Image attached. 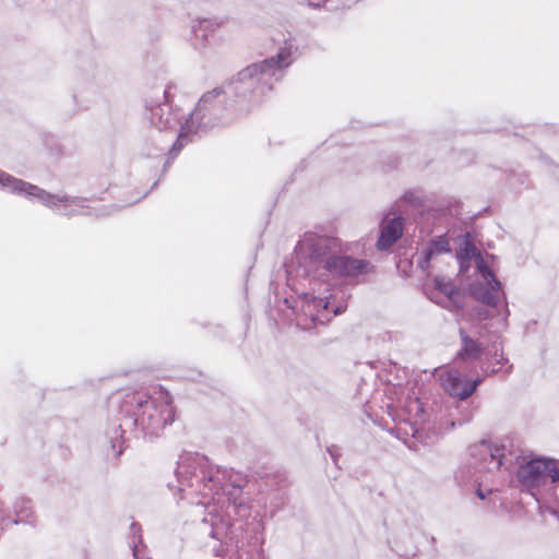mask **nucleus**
I'll return each mask as SVG.
<instances>
[{"label":"nucleus","instance_id":"11","mask_svg":"<svg viewBox=\"0 0 559 559\" xmlns=\"http://www.w3.org/2000/svg\"><path fill=\"white\" fill-rule=\"evenodd\" d=\"M200 461V457L197 454H185L180 457L177 467L178 478H188V475L192 474V468L194 469V465Z\"/></svg>","mask_w":559,"mask_h":559},{"label":"nucleus","instance_id":"6","mask_svg":"<svg viewBox=\"0 0 559 559\" xmlns=\"http://www.w3.org/2000/svg\"><path fill=\"white\" fill-rule=\"evenodd\" d=\"M314 259L335 275H354L364 271L365 264L345 257L316 254Z\"/></svg>","mask_w":559,"mask_h":559},{"label":"nucleus","instance_id":"19","mask_svg":"<svg viewBox=\"0 0 559 559\" xmlns=\"http://www.w3.org/2000/svg\"><path fill=\"white\" fill-rule=\"evenodd\" d=\"M477 495H478V497H479L480 499H484V498H485V495L483 493V491H481V490H478V491H477Z\"/></svg>","mask_w":559,"mask_h":559},{"label":"nucleus","instance_id":"17","mask_svg":"<svg viewBox=\"0 0 559 559\" xmlns=\"http://www.w3.org/2000/svg\"><path fill=\"white\" fill-rule=\"evenodd\" d=\"M313 302L316 305L318 304V306L322 307V309H324V310H326L329 307V300H325L323 298H319V299L313 298Z\"/></svg>","mask_w":559,"mask_h":559},{"label":"nucleus","instance_id":"3","mask_svg":"<svg viewBox=\"0 0 559 559\" xmlns=\"http://www.w3.org/2000/svg\"><path fill=\"white\" fill-rule=\"evenodd\" d=\"M296 51L297 49L292 43H285L284 46L278 49L275 57L253 63L242 70L239 73V80L243 82L257 80L266 83L270 79L275 76L278 71L288 68L293 63Z\"/></svg>","mask_w":559,"mask_h":559},{"label":"nucleus","instance_id":"7","mask_svg":"<svg viewBox=\"0 0 559 559\" xmlns=\"http://www.w3.org/2000/svg\"><path fill=\"white\" fill-rule=\"evenodd\" d=\"M403 234V222L400 217L384 221L381 226L380 237L377 242L379 250L390 248Z\"/></svg>","mask_w":559,"mask_h":559},{"label":"nucleus","instance_id":"18","mask_svg":"<svg viewBox=\"0 0 559 559\" xmlns=\"http://www.w3.org/2000/svg\"><path fill=\"white\" fill-rule=\"evenodd\" d=\"M132 551H133L134 559H140L139 558V549L136 547H133Z\"/></svg>","mask_w":559,"mask_h":559},{"label":"nucleus","instance_id":"13","mask_svg":"<svg viewBox=\"0 0 559 559\" xmlns=\"http://www.w3.org/2000/svg\"><path fill=\"white\" fill-rule=\"evenodd\" d=\"M195 114H191L189 119L186 120L185 124L180 128V133L178 135V142L182 145V142L188 138V135L197 129L198 119L194 118Z\"/></svg>","mask_w":559,"mask_h":559},{"label":"nucleus","instance_id":"12","mask_svg":"<svg viewBox=\"0 0 559 559\" xmlns=\"http://www.w3.org/2000/svg\"><path fill=\"white\" fill-rule=\"evenodd\" d=\"M219 23L210 19H203L197 22L195 25L192 26L195 36L205 37L207 33L213 32L216 27H218Z\"/></svg>","mask_w":559,"mask_h":559},{"label":"nucleus","instance_id":"20","mask_svg":"<svg viewBox=\"0 0 559 559\" xmlns=\"http://www.w3.org/2000/svg\"><path fill=\"white\" fill-rule=\"evenodd\" d=\"M306 246H307V242H306V241H302V242L300 243V249H301V250H304V249L306 248Z\"/></svg>","mask_w":559,"mask_h":559},{"label":"nucleus","instance_id":"10","mask_svg":"<svg viewBox=\"0 0 559 559\" xmlns=\"http://www.w3.org/2000/svg\"><path fill=\"white\" fill-rule=\"evenodd\" d=\"M151 120L158 129H168L173 126V114L168 106H159L153 109Z\"/></svg>","mask_w":559,"mask_h":559},{"label":"nucleus","instance_id":"9","mask_svg":"<svg viewBox=\"0 0 559 559\" xmlns=\"http://www.w3.org/2000/svg\"><path fill=\"white\" fill-rule=\"evenodd\" d=\"M461 338H462V348L460 350V356L463 359H475L480 354L479 345L472 338H469L466 333L461 329L460 330Z\"/></svg>","mask_w":559,"mask_h":559},{"label":"nucleus","instance_id":"15","mask_svg":"<svg viewBox=\"0 0 559 559\" xmlns=\"http://www.w3.org/2000/svg\"><path fill=\"white\" fill-rule=\"evenodd\" d=\"M160 399L163 401H165V404H166V407L165 409L162 412L160 416H162V421L164 424L168 423V421H173V409L169 405V396L167 393H160Z\"/></svg>","mask_w":559,"mask_h":559},{"label":"nucleus","instance_id":"1","mask_svg":"<svg viewBox=\"0 0 559 559\" xmlns=\"http://www.w3.org/2000/svg\"><path fill=\"white\" fill-rule=\"evenodd\" d=\"M456 257L461 273L467 271L469 262L473 261L475 263L477 280L474 284L469 285L472 296L486 305L496 306L499 299L500 284L493 277L487 261L468 239H464Z\"/></svg>","mask_w":559,"mask_h":559},{"label":"nucleus","instance_id":"14","mask_svg":"<svg viewBox=\"0 0 559 559\" xmlns=\"http://www.w3.org/2000/svg\"><path fill=\"white\" fill-rule=\"evenodd\" d=\"M450 251V245L447 238L439 237L437 240L431 242V245L428 248V254L431 257L432 254L441 253V252H448Z\"/></svg>","mask_w":559,"mask_h":559},{"label":"nucleus","instance_id":"5","mask_svg":"<svg viewBox=\"0 0 559 559\" xmlns=\"http://www.w3.org/2000/svg\"><path fill=\"white\" fill-rule=\"evenodd\" d=\"M443 390L453 397L465 400L476 390L480 379L471 381L456 370H447L440 374Z\"/></svg>","mask_w":559,"mask_h":559},{"label":"nucleus","instance_id":"21","mask_svg":"<svg viewBox=\"0 0 559 559\" xmlns=\"http://www.w3.org/2000/svg\"><path fill=\"white\" fill-rule=\"evenodd\" d=\"M337 313H340V309L338 308L334 310V314H337Z\"/></svg>","mask_w":559,"mask_h":559},{"label":"nucleus","instance_id":"4","mask_svg":"<svg viewBox=\"0 0 559 559\" xmlns=\"http://www.w3.org/2000/svg\"><path fill=\"white\" fill-rule=\"evenodd\" d=\"M507 449L502 444L483 441L471 448V455L479 464L480 469L488 472L499 469L503 464Z\"/></svg>","mask_w":559,"mask_h":559},{"label":"nucleus","instance_id":"16","mask_svg":"<svg viewBox=\"0 0 559 559\" xmlns=\"http://www.w3.org/2000/svg\"><path fill=\"white\" fill-rule=\"evenodd\" d=\"M218 94H219V92H218L217 90H214V91H212V92H210V93L205 94V95L201 98L200 104H204V103H206L211 97H214V96H216V95H218Z\"/></svg>","mask_w":559,"mask_h":559},{"label":"nucleus","instance_id":"8","mask_svg":"<svg viewBox=\"0 0 559 559\" xmlns=\"http://www.w3.org/2000/svg\"><path fill=\"white\" fill-rule=\"evenodd\" d=\"M435 284L436 289L444 297V301L442 302L443 307L457 306L460 294L450 281H447L445 278H437Z\"/></svg>","mask_w":559,"mask_h":559},{"label":"nucleus","instance_id":"2","mask_svg":"<svg viewBox=\"0 0 559 559\" xmlns=\"http://www.w3.org/2000/svg\"><path fill=\"white\" fill-rule=\"evenodd\" d=\"M0 188L24 195L32 201H37L67 215L81 212L76 207H81L82 200L68 198L67 195L50 194L34 185L16 179L1 170Z\"/></svg>","mask_w":559,"mask_h":559}]
</instances>
